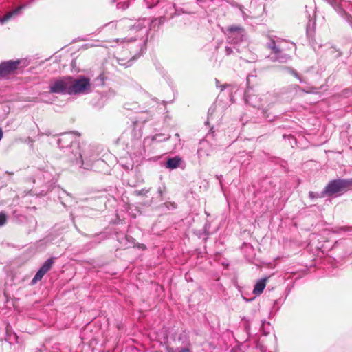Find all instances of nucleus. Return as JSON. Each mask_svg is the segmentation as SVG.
I'll use <instances>...</instances> for the list:
<instances>
[{
    "mask_svg": "<svg viewBox=\"0 0 352 352\" xmlns=\"http://www.w3.org/2000/svg\"><path fill=\"white\" fill-rule=\"evenodd\" d=\"M138 247L142 250H145L146 248V245L144 244H138Z\"/></svg>",
    "mask_w": 352,
    "mask_h": 352,
    "instance_id": "31",
    "label": "nucleus"
},
{
    "mask_svg": "<svg viewBox=\"0 0 352 352\" xmlns=\"http://www.w3.org/2000/svg\"><path fill=\"white\" fill-rule=\"evenodd\" d=\"M330 52H335V53H336V55H335L336 56H339V54H340L339 53H338V52H336V50L334 48H331V49H330Z\"/></svg>",
    "mask_w": 352,
    "mask_h": 352,
    "instance_id": "32",
    "label": "nucleus"
},
{
    "mask_svg": "<svg viewBox=\"0 0 352 352\" xmlns=\"http://www.w3.org/2000/svg\"><path fill=\"white\" fill-rule=\"evenodd\" d=\"M131 0H120L118 3H117V8L118 9H122V10H125L126 8H127L129 6V1H131Z\"/></svg>",
    "mask_w": 352,
    "mask_h": 352,
    "instance_id": "23",
    "label": "nucleus"
},
{
    "mask_svg": "<svg viewBox=\"0 0 352 352\" xmlns=\"http://www.w3.org/2000/svg\"><path fill=\"white\" fill-rule=\"evenodd\" d=\"M215 81H216L217 87H220L221 91H223L224 89V88L228 86L227 85H219V81L217 79H215Z\"/></svg>",
    "mask_w": 352,
    "mask_h": 352,
    "instance_id": "28",
    "label": "nucleus"
},
{
    "mask_svg": "<svg viewBox=\"0 0 352 352\" xmlns=\"http://www.w3.org/2000/svg\"><path fill=\"white\" fill-rule=\"evenodd\" d=\"M150 191V188H142L141 190H136L133 194L137 196H145Z\"/></svg>",
    "mask_w": 352,
    "mask_h": 352,
    "instance_id": "24",
    "label": "nucleus"
},
{
    "mask_svg": "<svg viewBox=\"0 0 352 352\" xmlns=\"http://www.w3.org/2000/svg\"><path fill=\"white\" fill-rule=\"evenodd\" d=\"M175 136L177 137V138H179V134H178V133H176V134H175Z\"/></svg>",
    "mask_w": 352,
    "mask_h": 352,
    "instance_id": "37",
    "label": "nucleus"
},
{
    "mask_svg": "<svg viewBox=\"0 0 352 352\" xmlns=\"http://www.w3.org/2000/svg\"><path fill=\"white\" fill-rule=\"evenodd\" d=\"M222 177H223V176L221 175H217V178L219 179L220 183H221Z\"/></svg>",
    "mask_w": 352,
    "mask_h": 352,
    "instance_id": "34",
    "label": "nucleus"
},
{
    "mask_svg": "<svg viewBox=\"0 0 352 352\" xmlns=\"http://www.w3.org/2000/svg\"><path fill=\"white\" fill-rule=\"evenodd\" d=\"M265 47L270 50L267 58L271 61L286 63L291 60L292 56L289 52L296 50V45L276 36L269 35Z\"/></svg>",
    "mask_w": 352,
    "mask_h": 352,
    "instance_id": "2",
    "label": "nucleus"
},
{
    "mask_svg": "<svg viewBox=\"0 0 352 352\" xmlns=\"http://www.w3.org/2000/svg\"><path fill=\"white\" fill-rule=\"evenodd\" d=\"M134 23L129 19H124L120 21H111L104 25L110 29L124 30L128 29L131 32H136L135 28H133Z\"/></svg>",
    "mask_w": 352,
    "mask_h": 352,
    "instance_id": "11",
    "label": "nucleus"
},
{
    "mask_svg": "<svg viewBox=\"0 0 352 352\" xmlns=\"http://www.w3.org/2000/svg\"><path fill=\"white\" fill-rule=\"evenodd\" d=\"M179 352H191L188 349L183 348Z\"/></svg>",
    "mask_w": 352,
    "mask_h": 352,
    "instance_id": "33",
    "label": "nucleus"
},
{
    "mask_svg": "<svg viewBox=\"0 0 352 352\" xmlns=\"http://www.w3.org/2000/svg\"><path fill=\"white\" fill-rule=\"evenodd\" d=\"M352 229L349 228V227L343 226V227H340V228H334L333 232H336V233H338V232H342V231L346 232V231H350Z\"/></svg>",
    "mask_w": 352,
    "mask_h": 352,
    "instance_id": "26",
    "label": "nucleus"
},
{
    "mask_svg": "<svg viewBox=\"0 0 352 352\" xmlns=\"http://www.w3.org/2000/svg\"><path fill=\"white\" fill-rule=\"evenodd\" d=\"M352 28V3L342 0H324Z\"/></svg>",
    "mask_w": 352,
    "mask_h": 352,
    "instance_id": "5",
    "label": "nucleus"
},
{
    "mask_svg": "<svg viewBox=\"0 0 352 352\" xmlns=\"http://www.w3.org/2000/svg\"><path fill=\"white\" fill-rule=\"evenodd\" d=\"M236 52H239V48L236 47V45H234L232 47L228 45H226L225 47V53L226 56L234 54Z\"/></svg>",
    "mask_w": 352,
    "mask_h": 352,
    "instance_id": "21",
    "label": "nucleus"
},
{
    "mask_svg": "<svg viewBox=\"0 0 352 352\" xmlns=\"http://www.w3.org/2000/svg\"><path fill=\"white\" fill-rule=\"evenodd\" d=\"M146 40H147V37H146L144 39H142L140 43H139V45L140 47V50H142L144 46L146 44Z\"/></svg>",
    "mask_w": 352,
    "mask_h": 352,
    "instance_id": "27",
    "label": "nucleus"
},
{
    "mask_svg": "<svg viewBox=\"0 0 352 352\" xmlns=\"http://www.w3.org/2000/svg\"><path fill=\"white\" fill-rule=\"evenodd\" d=\"M54 263V258H50L44 262V263L40 268H41L43 270H44V272L47 273L52 268Z\"/></svg>",
    "mask_w": 352,
    "mask_h": 352,
    "instance_id": "19",
    "label": "nucleus"
},
{
    "mask_svg": "<svg viewBox=\"0 0 352 352\" xmlns=\"http://www.w3.org/2000/svg\"><path fill=\"white\" fill-rule=\"evenodd\" d=\"M8 217L3 212H0V227L3 226L7 222Z\"/></svg>",
    "mask_w": 352,
    "mask_h": 352,
    "instance_id": "25",
    "label": "nucleus"
},
{
    "mask_svg": "<svg viewBox=\"0 0 352 352\" xmlns=\"http://www.w3.org/2000/svg\"><path fill=\"white\" fill-rule=\"evenodd\" d=\"M143 8L151 9L158 6L160 9L164 8V14H168L170 10H175V5L167 0H136Z\"/></svg>",
    "mask_w": 352,
    "mask_h": 352,
    "instance_id": "9",
    "label": "nucleus"
},
{
    "mask_svg": "<svg viewBox=\"0 0 352 352\" xmlns=\"http://www.w3.org/2000/svg\"><path fill=\"white\" fill-rule=\"evenodd\" d=\"M229 43L237 45L245 39V30L239 25H232L225 32Z\"/></svg>",
    "mask_w": 352,
    "mask_h": 352,
    "instance_id": "8",
    "label": "nucleus"
},
{
    "mask_svg": "<svg viewBox=\"0 0 352 352\" xmlns=\"http://www.w3.org/2000/svg\"><path fill=\"white\" fill-rule=\"evenodd\" d=\"M138 36H136L135 37L126 36L124 38H116V39L112 41L111 42L113 43H116L117 45H122L125 46V45H129V43L136 41L138 39Z\"/></svg>",
    "mask_w": 352,
    "mask_h": 352,
    "instance_id": "16",
    "label": "nucleus"
},
{
    "mask_svg": "<svg viewBox=\"0 0 352 352\" xmlns=\"http://www.w3.org/2000/svg\"><path fill=\"white\" fill-rule=\"evenodd\" d=\"M266 280L267 278H262L256 282L253 290L254 294L258 295L263 292L266 285Z\"/></svg>",
    "mask_w": 352,
    "mask_h": 352,
    "instance_id": "17",
    "label": "nucleus"
},
{
    "mask_svg": "<svg viewBox=\"0 0 352 352\" xmlns=\"http://www.w3.org/2000/svg\"><path fill=\"white\" fill-rule=\"evenodd\" d=\"M161 10V14H162V15L160 17L153 18L151 21L146 18L140 19L135 23H134V25L133 26V28H135L136 32L142 31L144 30V32L145 33V34H146L148 32V30L146 29L147 25H148L150 30L158 29L161 25H162L165 23L166 20V16L168 15L170 16V17H173L174 14L173 12L175 11V10H170L168 14H164V8Z\"/></svg>",
    "mask_w": 352,
    "mask_h": 352,
    "instance_id": "3",
    "label": "nucleus"
},
{
    "mask_svg": "<svg viewBox=\"0 0 352 352\" xmlns=\"http://www.w3.org/2000/svg\"><path fill=\"white\" fill-rule=\"evenodd\" d=\"M169 135L165 136L164 134L157 133L152 136L151 140L157 142H162L169 140Z\"/></svg>",
    "mask_w": 352,
    "mask_h": 352,
    "instance_id": "20",
    "label": "nucleus"
},
{
    "mask_svg": "<svg viewBox=\"0 0 352 352\" xmlns=\"http://www.w3.org/2000/svg\"><path fill=\"white\" fill-rule=\"evenodd\" d=\"M289 70H290L291 73H292V74H294V76H296V78H298L300 80V82H302V80L299 78L298 74H297V72H296L295 70H294V69H289Z\"/></svg>",
    "mask_w": 352,
    "mask_h": 352,
    "instance_id": "29",
    "label": "nucleus"
},
{
    "mask_svg": "<svg viewBox=\"0 0 352 352\" xmlns=\"http://www.w3.org/2000/svg\"><path fill=\"white\" fill-rule=\"evenodd\" d=\"M158 193H159L160 195H162V190L161 189V188H158Z\"/></svg>",
    "mask_w": 352,
    "mask_h": 352,
    "instance_id": "36",
    "label": "nucleus"
},
{
    "mask_svg": "<svg viewBox=\"0 0 352 352\" xmlns=\"http://www.w3.org/2000/svg\"><path fill=\"white\" fill-rule=\"evenodd\" d=\"M21 61L8 60L0 63V78L6 77L14 72L19 67Z\"/></svg>",
    "mask_w": 352,
    "mask_h": 352,
    "instance_id": "13",
    "label": "nucleus"
},
{
    "mask_svg": "<svg viewBox=\"0 0 352 352\" xmlns=\"http://www.w3.org/2000/svg\"><path fill=\"white\" fill-rule=\"evenodd\" d=\"M45 274L46 272H44V270H43L41 268H39V270L36 273L34 277L32 278V283L35 284L38 281L41 280Z\"/></svg>",
    "mask_w": 352,
    "mask_h": 352,
    "instance_id": "22",
    "label": "nucleus"
},
{
    "mask_svg": "<svg viewBox=\"0 0 352 352\" xmlns=\"http://www.w3.org/2000/svg\"><path fill=\"white\" fill-rule=\"evenodd\" d=\"M345 248L344 255L352 256V240L351 239H341L335 243L334 248L337 247Z\"/></svg>",
    "mask_w": 352,
    "mask_h": 352,
    "instance_id": "15",
    "label": "nucleus"
},
{
    "mask_svg": "<svg viewBox=\"0 0 352 352\" xmlns=\"http://www.w3.org/2000/svg\"><path fill=\"white\" fill-rule=\"evenodd\" d=\"M70 76H63L51 82L49 89L51 93L68 94L69 92Z\"/></svg>",
    "mask_w": 352,
    "mask_h": 352,
    "instance_id": "10",
    "label": "nucleus"
},
{
    "mask_svg": "<svg viewBox=\"0 0 352 352\" xmlns=\"http://www.w3.org/2000/svg\"><path fill=\"white\" fill-rule=\"evenodd\" d=\"M60 148H68L71 155L69 156L72 162L85 170H93L94 163H104L102 160H96V156L92 149L82 148L76 141V133L70 132L60 135L57 140Z\"/></svg>",
    "mask_w": 352,
    "mask_h": 352,
    "instance_id": "1",
    "label": "nucleus"
},
{
    "mask_svg": "<svg viewBox=\"0 0 352 352\" xmlns=\"http://www.w3.org/2000/svg\"><path fill=\"white\" fill-rule=\"evenodd\" d=\"M309 197H311L312 199L318 197V195L314 192H309Z\"/></svg>",
    "mask_w": 352,
    "mask_h": 352,
    "instance_id": "30",
    "label": "nucleus"
},
{
    "mask_svg": "<svg viewBox=\"0 0 352 352\" xmlns=\"http://www.w3.org/2000/svg\"><path fill=\"white\" fill-rule=\"evenodd\" d=\"M214 150L213 145L207 139L199 142L197 150V155L199 159L209 156Z\"/></svg>",
    "mask_w": 352,
    "mask_h": 352,
    "instance_id": "14",
    "label": "nucleus"
},
{
    "mask_svg": "<svg viewBox=\"0 0 352 352\" xmlns=\"http://www.w3.org/2000/svg\"><path fill=\"white\" fill-rule=\"evenodd\" d=\"M352 188V178L338 179L329 182L324 188L323 193L332 195L336 193L344 192Z\"/></svg>",
    "mask_w": 352,
    "mask_h": 352,
    "instance_id": "6",
    "label": "nucleus"
},
{
    "mask_svg": "<svg viewBox=\"0 0 352 352\" xmlns=\"http://www.w3.org/2000/svg\"><path fill=\"white\" fill-rule=\"evenodd\" d=\"M251 90L248 89L244 94V100L245 102L247 104H249L254 108H257L258 109H262L263 114L265 115V111L267 110L265 104L267 102L270 98H271V94H266L263 96V98L259 97L257 95H254L250 93Z\"/></svg>",
    "mask_w": 352,
    "mask_h": 352,
    "instance_id": "7",
    "label": "nucleus"
},
{
    "mask_svg": "<svg viewBox=\"0 0 352 352\" xmlns=\"http://www.w3.org/2000/svg\"><path fill=\"white\" fill-rule=\"evenodd\" d=\"M181 162V158L179 157H175L170 158L166 162V167L170 169L177 168Z\"/></svg>",
    "mask_w": 352,
    "mask_h": 352,
    "instance_id": "18",
    "label": "nucleus"
},
{
    "mask_svg": "<svg viewBox=\"0 0 352 352\" xmlns=\"http://www.w3.org/2000/svg\"><path fill=\"white\" fill-rule=\"evenodd\" d=\"M34 1V0H31L29 3L21 4L14 10L8 12L2 17H0V23L3 24L12 19L18 17L22 14L23 10Z\"/></svg>",
    "mask_w": 352,
    "mask_h": 352,
    "instance_id": "12",
    "label": "nucleus"
},
{
    "mask_svg": "<svg viewBox=\"0 0 352 352\" xmlns=\"http://www.w3.org/2000/svg\"><path fill=\"white\" fill-rule=\"evenodd\" d=\"M3 138V131H2V129L0 128V140L2 139Z\"/></svg>",
    "mask_w": 352,
    "mask_h": 352,
    "instance_id": "35",
    "label": "nucleus"
},
{
    "mask_svg": "<svg viewBox=\"0 0 352 352\" xmlns=\"http://www.w3.org/2000/svg\"><path fill=\"white\" fill-rule=\"evenodd\" d=\"M91 91L90 79L85 76L75 78L70 76L69 95L87 94Z\"/></svg>",
    "mask_w": 352,
    "mask_h": 352,
    "instance_id": "4",
    "label": "nucleus"
}]
</instances>
